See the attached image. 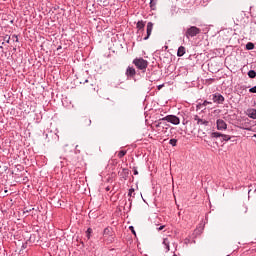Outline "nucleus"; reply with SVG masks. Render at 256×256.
I'll use <instances>...</instances> for the list:
<instances>
[{
	"label": "nucleus",
	"instance_id": "1",
	"mask_svg": "<svg viewBox=\"0 0 256 256\" xmlns=\"http://www.w3.org/2000/svg\"><path fill=\"white\" fill-rule=\"evenodd\" d=\"M201 33V29L197 28V26H189L186 29L185 37L186 39H191V37H197Z\"/></svg>",
	"mask_w": 256,
	"mask_h": 256
},
{
	"label": "nucleus",
	"instance_id": "2",
	"mask_svg": "<svg viewBox=\"0 0 256 256\" xmlns=\"http://www.w3.org/2000/svg\"><path fill=\"white\" fill-rule=\"evenodd\" d=\"M133 63L137 69H140V71H145L149 65V62L143 58H136L133 60Z\"/></svg>",
	"mask_w": 256,
	"mask_h": 256
},
{
	"label": "nucleus",
	"instance_id": "3",
	"mask_svg": "<svg viewBox=\"0 0 256 256\" xmlns=\"http://www.w3.org/2000/svg\"><path fill=\"white\" fill-rule=\"evenodd\" d=\"M162 121H167V123H172V125H179V123H181V120L179 119V117L175 115H168L162 118Z\"/></svg>",
	"mask_w": 256,
	"mask_h": 256
},
{
	"label": "nucleus",
	"instance_id": "4",
	"mask_svg": "<svg viewBox=\"0 0 256 256\" xmlns=\"http://www.w3.org/2000/svg\"><path fill=\"white\" fill-rule=\"evenodd\" d=\"M216 127L218 131H227V122L223 119H217L216 120Z\"/></svg>",
	"mask_w": 256,
	"mask_h": 256
},
{
	"label": "nucleus",
	"instance_id": "5",
	"mask_svg": "<svg viewBox=\"0 0 256 256\" xmlns=\"http://www.w3.org/2000/svg\"><path fill=\"white\" fill-rule=\"evenodd\" d=\"M212 101L218 105H222V103L225 101V97L219 93H216L213 95Z\"/></svg>",
	"mask_w": 256,
	"mask_h": 256
},
{
	"label": "nucleus",
	"instance_id": "6",
	"mask_svg": "<svg viewBox=\"0 0 256 256\" xmlns=\"http://www.w3.org/2000/svg\"><path fill=\"white\" fill-rule=\"evenodd\" d=\"M194 121H196L197 125H204V127H207V125H209V121L203 118H199L198 115L194 116Z\"/></svg>",
	"mask_w": 256,
	"mask_h": 256
},
{
	"label": "nucleus",
	"instance_id": "7",
	"mask_svg": "<svg viewBox=\"0 0 256 256\" xmlns=\"http://www.w3.org/2000/svg\"><path fill=\"white\" fill-rule=\"evenodd\" d=\"M146 33H147V36L144 37V41H147V39H149V37H151V33H153V23L152 22H148L147 28H146Z\"/></svg>",
	"mask_w": 256,
	"mask_h": 256
},
{
	"label": "nucleus",
	"instance_id": "8",
	"mask_svg": "<svg viewBox=\"0 0 256 256\" xmlns=\"http://www.w3.org/2000/svg\"><path fill=\"white\" fill-rule=\"evenodd\" d=\"M170 241H169V238H164L163 239V242H162V245L164 246V249H165V253H169V251L171 250L170 249Z\"/></svg>",
	"mask_w": 256,
	"mask_h": 256
},
{
	"label": "nucleus",
	"instance_id": "9",
	"mask_svg": "<svg viewBox=\"0 0 256 256\" xmlns=\"http://www.w3.org/2000/svg\"><path fill=\"white\" fill-rule=\"evenodd\" d=\"M135 74H136L135 68H133V67H128V68L126 69V75H127V77H135Z\"/></svg>",
	"mask_w": 256,
	"mask_h": 256
},
{
	"label": "nucleus",
	"instance_id": "10",
	"mask_svg": "<svg viewBox=\"0 0 256 256\" xmlns=\"http://www.w3.org/2000/svg\"><path fill=\"white\" fill-rule=\"evenodd\" d=\"M185 47L184 46H180L179 48H178V51H177V56L178 57H183V55H185Z\"/></svg>",
	"mask_w": 256,
	"mask_h": 256
},
{
	"label": "nucleus",
	"instance_id": "11",
	"mask_svg": "<svg viewBox=\"0 0 256 256\" xmlns=\"http://www.w3.org/2000/svg\"><path fill=\"white\" fill-rule=\"evenodd\" d=\"M136 27H137L138 31H143V29H145V22L138 21Z\"/></svg>",
	"mask_w": 256,
	"mask_h": 256
},
{
	"label": "nucleus",
	"instance_id": "12",
	"mask_svg": "<svg viewBox=\"0 0 256 256\" xmlns=\"http://www.w3.org/2000/svg\"><path fill=\"white\" fill-rule=\"evenodd\" d=\"M248 117H250L251 119H256V110L255 109H250L248 111Z\"/></svg>",
	"mask_w": 256,
	"mask_h": 256
},
{
	"label": "nucleus",
	"instance_id": "13",
	"mask_svg": "<svg viewBox=\"0 0 256 256\" xmlns=\"http://www.w3.org/2000/svg\"><path fill=\"white\" fill-rule=\"evenodd\" d=\"M165 123L164 122H159V123H157V124H155V127H156V129H158V131L159 130H161V129H165Z\"/></svg>",
	"mask_w": 256,
	"mask_h": 256
},
{
	"label": "nucleus",
	"instance_id": "14",
	"mask_svg": "<svg viewBox=\"0 0 256 256\" xmlns=\"http://www.w3.org/2000/svg\"><path fill=\"white\" fill-rule=\"evenodd\" d=\"M246 49H247L248 51H251V50L255 49V44H253V43H251V42L247 43V44H246Z\"/></svg>",
	"mask_w": 256,
	"mask_h": 256
},
{
	"label": "nucleus",
	"instance_id": "15",
	"mask_svg": "<svg viewBox=\"0 0 256 256\" xmlns=\"http://www.w3.org/2000/svg\"><path fill=\"white\" fill-rule=\"evenodd\" d=\"M248 77H250V79H255V77H256V72H255V70H250V71L248 72Z\"/></svg>",
	"mask_w": 256,
	"mask_h": 256
},
{
	"label": "nucleus",
	"instance_id": "16",
	"mask_svg": "<svg viewBox=\"0 0 256 256\" xmlns=\"http://www.w3.org/2000/svg\"><path fill=\"white\" fill-rule=\"evenodd\" d=\"M156 5H157V0H150L151 9L155 10Z\"/></svg>",
	"mask_w": 256,
	"mask_h": 256
},
{
	"label": "nucleus",
	"instance_id": "17",
	"mask_svg": "<svg viewBox=\"0 0 256 256\" xmlns=\"http://www.w3.org/2000/svg\"><path fill=\"white\" fill-rule=\"evenodd\" d=\"M125 155H127V151H125V150H121V151L118 153V157H119L120 159H122V157H125Z\"/></svg>",
	"mask_w": 256,
	"mask_h": 256
},
{
	"label": "nucleus",
	"instance_id": "18",
	"mask_svg": "<svg viewBox=\"0 0 256 256\" xmlns=\"http://www.w3.org/2000/svg\"><path fill=\"white\" fill-rule=\"evenodd\" d=\"M222 139H223V141H231V136H229L227 134H222Z\"/></svg>",
	"mask_w": 256,
	"mask_h": 256
},
{
	"label": "nucleus",
	"instance_id": "19",
	"mask_svg": "<svg viewBox=\"0 0 256 256\" xmlns=\"http://www.w3.org/2000/svg\"><path fill=\"white\" fill-rule=\"evenodd\" d=\"M169 144L172 145V147H177V139H170Z\"/></svg>",
	"mask_w": 256,
	"mask_h": 256
},
{
	"label": "nucleus",
	"instance_id": "20",
	"mask_svg": "<svg viewBox=\"0 0 256 256\" xmlns=\"http://www.w3.org/2000/svg\"><path fill=\"white\" fill-rule=\"evenodd\" d=\"M223 134H221L220 132H213L212 133V137H216V138H219V137H222Z\"/></svg>",
	"mask_w": 256,
	"mask_h": 256
},
{
	"label": "nucleus",
	"instance_id": "21",
	"mask_svg": "<svg viewBox=\"0 0 256 256\" xmlns=\"http://www.w3.org/2000/svg\"><path fill=\"white\" fill-rule=\"evenodd\" d=\"M133 193H135V189H133V188L129 189L128 197H131L133 195Z\"/></svg>",
	"mask_w": 256,
	"mask_h": 256
},
{
	"label": "nucleus",
	"instance_id": "22",
	"mask_svg": "<svg viewBox=\"0 0 256 256\" xmlns=\"http://www.w3.org/2000/svg\"><path fill=\"white\" fill-rule=\"evenodd\" d=\"M13 41H15L16 43H19V37L17 35H13L12 36Z\"/></svg>",
	"mask_w": 256,
	"mask_h": 256
},
{
	"label": "nucleus",
	"instance_id": "23",
	"mask_svg": "<svg viewBox=\"0 0 256 256\" xmlns=\"http://www.w3.org/2000/svg\"><path fill=\"white\" fill-rule=\"evenodd\" d=\"M250 93H256V86L249 89Z\"/></svg>",
	"mask_w": 256,
	"mask_h": 256
},
{
	"label": "nucleus",
	"instance_id": "24",
	"mask_svg": "<svg viewBox=\"0 0 256 256\" xmlns=\"http://www.w3.org/2000/svg\"><path fill=\"white\" fill-rule=\"evenodd\" d=\"M165 229V225H161L160 227L157 228V231H163Z\"/></svg>",
	"mask_w": 256,
	"mask_h": 256
},
{
	"label": "nucleus",
	"instance_id": "25",
	"mask_svg": "<svg viewBox=\"0 0 256 256\" xmlns=\"http://www.w3.org/2000/svg\"><path fill=\"white\" fill-rule=\"evenodd\" d=\"M129 229L131 230V232L135 235V228L133 226H130Z\"/></svg>",
	"mask_w": 256,
	"mask_h": 256
},
{
	"label": "nucleus",
	"instance_id": "26",
	"mask_svg": "<svg viewBox=\"0 0 256 256\" xmlns=\"http://www.w3.org/2000/svg\"><path fill=\"white\" fill-rule=\"evenodd\" d=\"M5 39H6V43H9V41H11V37H5Z\"/></svg>",
	"mask_w": 256,
	"mask_h": 256
},
{
	"label": "nucleus",
	"instance_id": "27",
	"mask_svg": "<svg viewBox=\"0 0 256 256\" xmlns=\"http://www.w3.org/2000/svg\"><path fill=\"white\" fill-rule=\"evenodd\" d=\"M210 103H211V102H209V101H204L203 105H204V106H207V105H210Z\"/></svg>",
	"mask_w": 256,
	"mask_h": 256
},
{
	"label": "nucleus",
	"instance_id": "28",
	"mask_svg": "<svg viewBox=\"0 0 256 256\" xmlns=\"http://www.w3.org/2000/svg\"><path fill=\"white\" fill-rule=\"evenodd\" d=\"M134 175H139V171H137L136 168H134Z\"/></svg>",
	"mask_w": 256,
	"mask_h": 256
},
{
	"label": "nucleus",
	"instance_id": "29",
	"mask_svg": "<svg viewBox=\"0 0 256 256\" xmlns=\"http://www.w3.org/2000/svg\"><path fill=\"white\" fill-rule=\"evenodd\" d=\"M162 87H163V85H159V86H158V89L160 90Z\"/></svg>",
	"mask_w": 256,
	"mask_h": 256
},
{
	"label": "nucleus",
	"instance_id": "30",
	"mask_svg": "<svg viewBox=\"0 0 256 256\" xmlns=\"http://www.w3.org/2000/svg\"><path fill=\"white\" fill-rule=\"evenodd\" d=\"M84 83H89V80L86 79V80L84 81Z\"/></svg>",
	"mask_w": 256,
	"mask_h": 256
},
{
	"label": "nucleus",
	"instance_id": "31",
	"mask_svg": "<svg viewBox=\"0 0 256 256\" xmlns=\"http://www.w3.org/2000/svg\"><path fill=\"white\" fill-rule=\"evenodd\" d=\"M88 233H91V228L88 229Z\"/></svg>",
	"mask_w": 256,
	"mask_h": 256
},
{
	"label": "nucleus",
	"instance_id": "32",
	"mask_svg": "<svg viewBox=\"0 0 256 256\" xmlns=\"http://www.w3.org/2000/svg\"><path fill=\"white\" fill-rule=\"evenodd\" d=\"M246 130H247V131H251V129H250V128H246Z\"/></svg>",
	"mask_w": 256,
	"mask_h": 256
},
{
	"label": "nucleus",
	"instance_id": "33",
	"mask_svg": "<svg viewBox=\"0 0 256 256\" xmlns=\"http://www.w3.org/2000/svg\"><path fill=\"white\" fill-rule=\"evenodd\" d=\"M185 243H188V241H187V240H185Z\"/></svg>",
	"mask_w": 256,
	"mask_h": 256
},
{
	"label": "nucleus",
	"instance_id": "34",
	"mask_svg": "<svg viewBox=\"0 0 256 256\" xmlns=\"http://www.w3.org/2000/svg\"><path fill=\"white\" fill-rule=\"evenodd\" d=\"M173 256H177V254H174Z\"/></svg>",
	"mask_w": 256,
	"mask_h": 256
},
{
	"label": "nucleus",
	"instance_id": "35",
	"mask_svg": "<svg viewBox=\"0 0 256 256\" xmlns=\"http://www.w3.org/2000/svg\"><path fill=\"white\" fill-rule=\"evenodd\" d=\"M254 137L256 138V134L254 135Z\"/></svg>",
	"mask_w": 256,
	"mask_h": 256
},
{
	"label": "nucleus",
	"instance_id": "36",
	"mask_svg": "<svg viewBox=\"0 0 256 256\" xmlns=\"http://www.w3.org/2000/svg\"><path fill=\"white\" fill-rule=\"evenodd\" d=\"M254 191L256 192V189Z\"/></svg>",
	"mask_w": 256,
	"mask_h": 256
}]
</instances>
